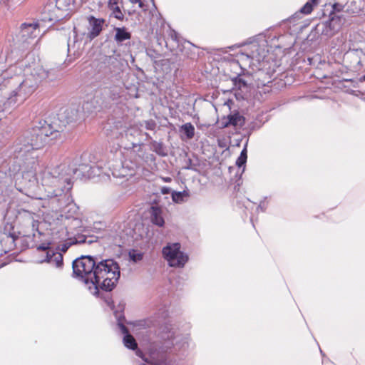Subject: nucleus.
I'll return each mask as SVG.
<instances>
[{"label": "nucleus", "mask_w": 365, "mask_h": 365, "mask_svg": "<svg viewBox=\"0 0 365 365\" xmlns=\"http://www.w3.org/2000/svg\"><path fill=\"white\" fill-rule=\"evenodd\" d=\"M180 243L168 244L163 249V257L170 267H181L187 261V256L180 252Z\"/></svg>", "instance_id": "8"}, {"label": "nucleus", "mask_w": 365, "mask_h": 365, "mask_svg": "<svg viewBox=\"0 0 365 365\" xmlns=\"http://www.w3.org/2000/svg\"><path fill=\"white\" fill-rule=\"evenodd\" d=\"M104 23L105 21L101 19H96L93 16L89 19L90 29L88 36L90 39L96 38L101 34Z\"/></svg>", "instance_id": "16"}, {"label": "nucleus", "mask_w": 365, "mask_h": 365, "mask_svg": "<svg viewBox=\"0 0 365 365\" xmlns=\"http://www.w3.org/2000/svg\"><path fill=\"white\" fill-rule=\"evenodd\" d=\"M101 68H102V73L100 77L103 76V78H109L110 76V69L106 66H101Z\"/></svg>", "instance_id": "34"}, {"label": "nucleus", "mask_w": 365, "mask_h": 365, "mask_svg": "<svg viewBox=\"0 0 365 365\" xmlns=\"http://www.w3.org/2000/svg\"><path fill=\"white\" fill-rule=\"evenodd\" d=\"M181 130L183 131L187 139H192L195 135V128L190 123L182 125Z\"/></svg>", "instance_id": "25"}, {"label": "nucleus", "mask_w": 365, "mask_h": 365, "mask_svg": "<svg viewBox=\"0 0 365 365\" xmlns=\"http://www.w3.org/2000/svg\"><path fill=\"white\" fill-rule=\"evenodd\" d=\"M116 167H119L120 168L117 169V168H115L112 171V175L115 178H125L128 175L127 169L121 166L120 164L116 165Z\"/></svg>", "instance_id": "27"}, {"label": "nucleus", "mask_w": 365, "mask_h": 365, "mask_svg": "<svg viewBox=\"0 0 365 365\" xmlns=\"http://www.w3.org/2000/svg\"><path fill=\"white\" fill-rule=\"evenodd\" d=\"M343 15L334 12L330 14L329 27L331 30L338 31L344 23Z\"/></svg>", "instance_id": "20"}, {"label": "nucleus", "mask_w": 365, "mask_h": 365, "mask_svg": "<svg viewBox=\"0 0 365 365\" xmlns=\"http://www.w3.org/2000/svg\"><path fill=\"white\" fill-rule=\"evenodd\" d=\"M48 76V71L40 65L27 68L25 79L11 92L4 103L5 108H14L22 103Z\"/></svg>", "instance_id": "3"}, {"label": "nucleus", "mask_w": 365, "mask_h": 365, "mask_svg": "<svg viewBox=\"0 0 365 365\" xmlns=\"http://www.w3.org/2000/svg\"><path fill=\"white\" fill-rule=\"evenodd\" d=\"M247 148H244L241 151V153L238 158L236 160V165L239 168L243 167V170H245V165L247 159Z\"/></svg>", "instance_id": "26"}, {"label": "nucleus", "mask_w": 365, "mask_h": 365, "mask_svg": "<svg viewBox=\"0 0 365 365\" xmlns=\"http://www.w3.org/2000/svg\"><path fill=\"white\" fill-rule=\"evenodd\" d=\"M63 226H60L56 231L53 232L54 240H71L73 244H91L92 240H88L86 235H79L77 228H81V221L77 217H66Z\"/></svg>", "instance_id": "6"}, {"label": "nucleus", "mask_w": 365, "mask_h": 365, "mask_svg": "<svg viewBox=\"0 0 365 365\" xmlns=\"http://www.w3.org/2000/svg\"><path fill=\"white\" fill-rule=\"evenodd\" d=\"M188 193L186 191L182 192H173L172 199L176 203H181L184 202V198L188 197Z\"/></svg>", "instance_id": "28"}, {"label": "nucleus", "mask_w": 365, "mask_h": 365, "mask_svg": "<svg viewBox=\"0 0 365 365\" xmlns=\"http://www.w3.org/2000/svg\"><path fill=\"white\" fill-rule=\"evenodd\" d=\"M145 128L148 130H153L155 126V124L153 120L145 121Z\"/></svg>", "instance_id": "36"}, {"label": "nucleus", "mask_w": 365, "mask_h": 365, "mask_svg": "<svg viewBox=\"0 0 365 365\" xmlns=\"http://www.w3.org/2000/svg\"><path fill=\"white\" fill-rule=\"evenodd\" d=\"M171 190L168 187H163L161 188V192L164 195L169 194Z\"/></svg>", "instance_id": "41"}, {"label": "nucleus", "mask_w": 365, "mask_h": 365, "mask_svg": "<svg viewBox=\"0 0 365 365\" xmlns=\"http://www.w3.org/2000/svg\"><path fill=\"white\" fill-rule=\"evenodd\" d=\"M348 57H349L351 59V61L355 63V65L352 66V68L354 69H359L361 66V61L358 56L357 51H353L348 54Z\"/></svg>", "instance_id": "29"}, {"label": "nucleus", "mask_w": 365, "mask_h": 365, "mask_svg": "<svg viewBox=\"0 0 365 365\" xmlns=\"http://www.w3.org/2000/svg\"><path fill=\"white\" fill-rule=\"evenodd\" d=\"M164 180L165 182H170L171 181V178H164Z\"/></svg>", "instance_id": "44"}, {"label": "nucleus", "mask_w": 365, "mask_h": 365, "mask_svg": "<svg viewBox=\"0 0 365 365\" xmlns=\"http://www.w3.org/2000/svg\"><path fill=\"white\" fill-rule=\"evenodd\" d=\"M72 173L66 163L46 168L41 173V180L48 197L60 196L65 190H71Z\"/></svg>", "instance_id": "2"}, {"label": "nucleus", "mask_w": 365, "mask_h": 365, "mask_svg": "<svg viewBox=\"0 0 365 365\" xmlns=\"http://www.w3.org/2000/svg\"><path fill=\"white\" fill-rule=\"evenodd\" d=\"M38 250L44 251L45 258L40 261L41 263L46 262L55 266L57 268H62L63 265V255L61 252H56L50 247V243H43L38 246Z\"/></svg>", "instance_id": "10"}, {"label": "nucleus", "mask_w": 365, "mask_h": 365, "mask_svg": "<svg viewBox=\"0 0 365 365\" xmlns=\"http://www.w3.org/2000/svg\"><path fill=\"white\" fill-rule=\"evenodd\" d=\"M173 336L174 331L170 325L161 327L158 334L159 339L150 346L148 351L145 354L140 350L136 351L144 361L143 365H166L165 353L174 345Z\"/></svg>", "instance_id": "4"}, {"label": "nucleus", "mask_w": 365, "mask_h": 365, "mask_svg": "<svg viewBox=\"0 0 365 365\" xmlns=\"http://www.w3.org/2000/svg\"><path fill=\"white\" fill-rule=\"evenodd\" d=\"M120 331L124 334L123 344L125 346L130 349L135 350L138 347V344L135 338L129 334L128 328L121 322L118 323Z\"/></svg>", "instance_id": "17"}, {"label": "nucleus", "mask_w": 365, "mask_h": 365, "mask_svg": "<svg viewBox=\"0 0 365 365\" xmlns=\"http://www.w3.org/2000/svg\"><path fill=\"white\" fill-rule=\"evenodd\" d=\"M72 172L81 179L92 178L101 175V168L96 165H81L78 168L73 169Z\"/></svg>", "instance_id": "12"}, {"label": "nucleus", "mask_w": 365, "mask_h": 365, "mask_svg": "<svg viewBox=\"0 0 365 365\" xmlns=\"http://www.w3.org/2000/svg\"><path fill=\"white\" fill-rule=\"evenodd\" d=\"M83 49V43L78 40L74 29L73 38H69L68 40V56L73 59H76L81 55Z\"/></svg>", "instance_id": "13"}, {"label": "nucleus", "mask_w": 365, "mask_h": 365, "mask_svg": "<svg viewBox=\"0 0 365 365\" xmlns=\"http://www.w3.org/2000/svg\"><path fill=\"white\" fill-rule=\"evenodd\" d=\"M73 0H56L54 6H56L58 11L61 14L65 15V18L69 16L70 12L72 10Z\"/></svg>", "instance_id": "19"}, {"label": "nucleus", "mask_w": 365, "mask_h": 365, "mask_svg": "<svg viewBox=\"0 0 365 365\" xmlns=\"http://www.w3.org/2000/svg\"><path fill=\"white\" fill-rule=\"evenodd\" d=\"M65 19V15L61 14L56 6H54L53 3H49L46 4L41 14V19L38 20V22L41 23V25H44L46 23H50L52 26L55 22L59 21Z\"/></svg>", "instance_id": "11"}, {"label": "nucleus", "mask_w": 365, "mask_h": 365, "mask_svg": "<svg viewBox=\"0 0 365 365\" xmlns=\"http://www.w3.org/2000/svg\"><path fill=\"white\" fill-rule=\"evenodd\" d=\"M185 168L187 169V170H195V165L192 164L191 159L187 160L186 165L185 166Z\"/></svg>", "instance_id": "37"}, {"label": "nucleus", "mask_w": 365, "mask_h": 365, "mask_svg": "<svg viewBox=\"0 0 365 365\" xmlns=\"http://www.w3.org/2000/svg\"><path fill=\"white\" fill-rule=\"evenodd\" d=\"M332 8L334 11L339 12L343 9L344 5L342 4L335 3L333 4Z\"/></svg>", "instance_id": "35"}, {"label": "nucleus", "mask_w": 365, "mask_h": 365, "mask_svg": "<svg viewBox=\"0 0 365 365\" xmlns=\"http://www.w3.org/2000/svg\"><path fill=\"white\" fill-rule=\"evenodd\" d=\"M38 124L39 125L31 128L25 137L23 144L18 148V157L23 160L21 170L34 176L38 165L35 150L42 148L49 137L56 138L58 133L52 125L46 121H40Z\"/></svg>", "instance_id": "1"}, {"label": "nucleus", "mask_w": 365, "mask_h": 365, "mask_svg": "<svg viewBox=\"0 0 365 365\" xmlns=\"http://www.w3.org/2000/svg\"><path fill=\"white\" fill-rule=\"evenodd\" d=\"M129 257L132 261L137 262L143 259V254L141 252H136L133 250L129 252Z\"/></svg>", "instance_id": "32"}, {"label": "nucleus", "mask_w": 365, "mask_h": 365, "mask_svg": "<svg viewBox=\"0 0 365 365\" xmlns=\"http://www.w3.org/2000/svg\"><path fill=\"white\" fill-rule=\"evenodd\" d=\"M161 148H162V145L160 143H157L156 145H155V152L158 153V154L164 155H165L164 153H161V152H160L158 150Z\"/></svg>", "instance_id": "42"}, {"label": "nucleus", "mask_w": 365, "mask_h": 365, "mask_svg": "<svg viewBox=\"0 0 365 365\" xmlns=\"http://www.w3.org/2000/svg\"><path fill=\"white\" fill-rule=\"evenodd\" d=\"M129 1L132 4H138V8L143 9L144 4H143V3L142 2L141 0H129Z\"/></svg>", "instance_id": "38"}, {"label": "nucleus", "mask_w": 365, "mask_h": 365, "mask_svg": "<svg viewBox=\"0 0 365 365\" xmlns=\"http://www.w3.org/2000/svg\"><path fill=\"white\" fill-rule=\"evenodd\" d=\"M63 117L67 123H76L83 118L81 111L76 107L67 108L63 113Z\"/></svg>", "instance_id": "18"}, {"label": "nucleus", "mask_w": 365, "mask_h": 365, "mask_svg": "<svg viewBox=\"0 0 365 365\" xmlns=\"http://www.w3.org/2000/svg\"><path fill=\"white\" fill-rule=\"evenodd\" d=\"M110 10H112V14L115 18H116L118 20H123V14L121 11L120 7L118 5H115L113 7H109Z\"/></svg>", "instance_id": "31"}, {"label": "nucleus", "mask_w": 365, "mask_h": 365, "mask_svg": "<svg viewBox=\"0 0 365 365\" xmlns=\"http://www.w3.org/2000/svg\"><path fill=\"white\" fill-rule=\"evenodd\" d=\"M36 217L34 213L27 210H23L19 214V219L22 220V222L26 227H31L34 237L36 236L34 232H37L39 235H41L38 231L39 222L38 220L35 219Z\"/></svg>", "instance_id": "14"}, {"label": "nucleus", "mask_w": 365, "mask_h": 365, "mask_svg": "<svg viewBox=\"0 0 365 365\" xmlns=\"http://www.w3.org/2000/svg\"><path fill=\"white\" fill-rule=\"evenodd\" d=\"M187 344V341L185 342L183 344H182V346H185V344Z\"/></svg>", "instance_id": "46"}, {"label": "nucleus", "mask_w": 365, "mask_h": 365, "mask_svg": "<svg viewBox=\"0 0 365 365\" xmlns=\"http://www.w3.org/2000/svg\"><path fill=\"white\" fill-rule=\"evenodd\" d=\"M242 55H245L248 58L260 61L261 58L265 56V50L262 48L258 43L253 42L245 48Z\"/></svg>", "instance_id": "15"}, {"label": "nucleus", "mask_w": 365, "mask_h": 365, "mask_svg": "<svg viewBox=\"0 0 365 365\" xmlns=\"http://www.w3.org/2000/svg\"><path fill=\"white\" fill-rule=\"evenodd\" d=\"M232 81H233L235 87L237 88L240 90H242L243 88H247V82L244 79H242L240 77L235 78L232 80Z\"/></svg>", "instance_id": "30"}, {"label": "nucleus", "mask_w": 365, "mask_h": 365, "mask_svg": "<svg viewBox=\"0 0 365 365\" xmlns=\"http://www.w3.org/2000/svg\"><path fill=\"white\" fill-rule=\"evenodd\" d=\"M150 213L152 222L158 227H163L165 221L162 216L161 209L156 206H152Z\"/></svg>", "instance_id": "21"}, {"label": "nucleus", "mask_w": 365, "mask_h": 365, "mask_svg": "<svg viewBox=\"0 0 365 365\" xmlns=\"http://www.w3.org/2000/svg\"><path fill=\"white\" fill-rule=\"evenodd\" d=\"M364 79H365V76H364Z\"/></svg>", "instance_id": "47"}, {"label": "nucleus", "mask_w": 365, "mask_h": 365, "mask_svg": "<svg viewBox=\"0 0 365 365\" xmlns=\"http://www.w3.org/2000/svg\"><path fill=\"white\" fill-rule=\"evenodd\" d=\"M94 270L95 277L91 286L88 287L91 290L93 289V294H97L99 289L108 292L116 286L120 272L115 261L112 259L101 260L96 263Z\"/></svg>", "instance_id": "5"}, {"label": "nucleus", "mask_w": 365, "mask_h": 365, "mask_svg": "<svg viewBox=\"0 0 365 365\" xmlns=\"http://www.w3.org/2000/svg\"><path fill=\"white\" fill-rule=\"evenodd\" d=\"M119 0H109L108 7H113L115 5H118Z\"/></svg>", "instance_id": "40"}, {"label": "nucleus", "mask_w": 365, "mask_h": 365, "mask_svg": "<svg viewBox=\"0 0 365 365\" xmlns=\"http://www.w3.org/2000/svg\"><path fill=\"white\" fill-rule=\"evenodd\" d=\"M153 323L152 321L150 320H143L139 322V325L142 327H149L150 324Z\"/></svg>", "instance_id": "39"}, {"label": "nucleus", "mask_w": 365, "mask_h": 365, "mask_svg": "<svg viewBox=\"0 0 365 365\" xmlns=\"http://www.w3.org/2000/svg\"><path fill=\"white\" fill-rule=\"evenodd\" d=\"M46 25H41V22L35 21L32 23H24L21 26V30L19 34V41L23 43L29 44L31 40L36 38L41 29H44Z\"/></svg>", "instance_id": "9"}, {"label": "nucleus", "mask_w": 365, "mask_h": 365, "mask_svg": "<svg viewBox=\"0 0 365 365\" xmlns=\"http://www.w3.org/2000/svg\"><path fill=\"white\" fill-rule=\"evenodd\" d=\"M82 108L83 110L88 109V103H84Z\"/></svg>", "instance_id": "43"}, {"label": "nucleus", "mask_w": 365, "mask_h": 365, "mask_svg": "<svg viewBox=\"0 0 365 365\" xmlns=\"http://www.w3.org/2000/svg\"><path fill=\"white\" fill-rule=\"evenodd\" d=\"M63 242H65V243H63V245H61V247H58V250H60L61 252H66L68 247L73 245V242L71 240H63Z\"/></svg>", "instance_id": "33"}, {"label": "nucleus", "mask_w": 365, "mask_h": 365, "mask_svg": "<svg viewBox=\"0 0 365 365\" xmlns=\"http://www.w3.org/2000/svg\"><path fill=\"white\" fill-rule=\"evenodd\" d=\"M245 123V118L239 113L230 115L228 116V123L234 126H242Z\"/></svg>", "instance_id": "23"}, {"label": "nucleus", "mask_w": 365, "mask_h": 365, "mask_svg": "<svg viewBox=\"0 0 365 365\" xmlns=\"http://www.w3.org/2000/svg\"><path fill=\"white\" fill-rule=\"evenodd\" d=\"M96 263L91 256H81L73 262V274L86 284H92L93 278L95 277L94 269Z\"/></svg>", "instance_id": "7"}, {"label": "nucleus", "mask_w": 365, "mask_h": 365, "mask_svg": "<svg viewBox=\"0 0 365 365\" xmlns=\"http://www.w3.org/2000/svg\"><path fill=\"white\" fill-rule=\"evenodd\" d=\"M319 0H309L300 9V12L304 14H309L314 6L317 5Z\"/></svg>", "instance_id": "24"}, {"label": "nucleus", "mask_w": 365, "mask_h": 365, "mask_svg": "<svg viewBox=\"0 0 365 365\" xmlns=\"http://www.w3.org/2000/svg\"><path fill=\"white\" fill-rule=\"evenodd\" d=\"M114 39L118 43H122L125 40H129L131 38V34L128 31L125 27H115Z\"/></svg>", "instance_id": "22"}, {"label": "nucleus", "mask_w": 365, "mask_h": 365, "mask_svg": "<svg viewBox=\"0 0 365 365\" xmlns=\"http://www.w3.org/2000/svg\"><path fill=\"white\" fill-rule=\"evenodd\" d=\"M173 34H175V31H173ZM176 39V34H175V40Z\"/></svg>", "instance_id": "45"}]
</instances>
